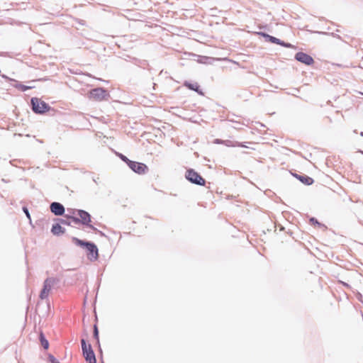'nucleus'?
I'll use <instances>...</instances> for the list:
<instances>
[{"label": "nucleus", "instance_id": "4468645a", "mask_svg": "<svg viewBox=\"0 0 363 363\" xmlns=\"http://www.w3.org/2000/svg\"><path fill=\"white\" fill-rule=\"evenodd\" d=\"M222 144L228 146V147H235V146H237V145H239V146H242V147H244L243 145H240L238 143H233V142L230 141V140H223L222 142Z\"/></svg>", "mask_w": 363, "mask_h": 363}, {"label": "nucleus", "instance_id": "7ed1b4c3", "mask_svg": "<svg viewBox=\"0 0 363 363\" xmlns=\"http://www.w3.org/2000/svg\"><path fill=\"white\" fill-rule=\"evenodd\" d=\"M76 242L80 245H85L89 251L88 257L90 260H96L98 257V249L96 246L90 242H85L78 239H75Z\"/></svg>", "mask_w": 363, "mask_h": 363}, {"label": "nucleus", "instance_id": "a878e982", "mask_svg": "<svg viewBox=\"0 0 363 363\" xmlns=\"http://www.w3.org/2000/svg\"><path fill=\"white\" fill-rule=\"evenodd\" d=\"M361 135L363 136V133H361Z\"/></svg>", "mask_w": 363, "mask_h": 363}, {"label": "nucleus", "instance_id": "6e6552de", "mask_svg": "<svg viewBox=\"0 0 363 363\" xmlns=\"http://www.w3.org/2000/svg\"><path fill=\"white\" fill-rule=\"evenodd\" d=\"M77 215L81 218L82 223L84 225H89L91 228H94L92 225H89L91 216L87 212L83 210H77Z\"/></svg>", "mask_w": 363, "mask_h": 363}, {"label": "nucleus", "instance_id": "423d86ee", "mask_svg": "<svg viewBox=\"0 0 363 363\" xmlns=\"http://www.w3.org/2000/svg\"><path fill=\"white\" fill-rule=\"evenodd\" d=\"M107 95L106 90L102 88L94 89L89 92V97L97 101L106 99Z\"/></svg>", "mask_w": 363, "mask_h": 363}, {"label": "nucleus", "instance_id": "9d476101", "mask_svg": "<svg viewBox=\"0 0 363 363\" xmlns=\"http://www.w3.org/2000/svg\"><path fill=\"white\" fill-rule=\"evenodd\" d=\"M50 211L56 216H62L65 212V208L61 203L53 202L50 205Z\"/></svg>", "mask_w": 363, "mask_h": 363}, {"label": "nucleus", "instance_id": "412c9836", "mask_svg": "<svg viewBox=\"0 0 363 363\" xmlns=\"http://www.w3.org/2000/svg\"><path fill=\"white\" fill-rule=\"evenodd\" d=\"M223 140H219V139H216V140H214V143H216V144H222V142H223Z\"/></svg>", "mask_w": 363, "mask_h": 363}, {"label": "nucleus", "instance_id": "39448f33", "mask_svg": "<svg viewBox=\"0 0 363 363\" xmlns=\"http://www.w3.org/2000/svg\"><path fill=\"white\" fill-rule=\"evenodd\" d=\"M54 284L55 279L52 278H48L44 281L43 288L40 295L41 299H45L48 296L50 291H51Z\"/></svg>", "mask_w": 363, "mask_h": 363}, {"label": "nucleus", "instance_id": "5701e85b", "mask_svg": "<svg viewBox=\"0 0 363 363\" xmlns=\"http://www.w3.org/2000/svg\"><path fill=\"white\" fill-rule=\"evenodd\" d=\"M73 220H74L75 223H77V222H78V221H79V219H78V218H73Z\"/></svg>", "mask_w": 363, "mask_h": 363}, {"label": "nucleus", "instance_id": "9b49d317", "mask_svg": "<svg viewBox=\"0 0 363 363\" xmlns=\"http://www.w3.org/2000/svg\"><path fill=\"white\" fill-rule=\"evenodd\" d=\"M264 38H266L269 42L271 43H276V44H279V45H284V44L283 43L281 42V40L275 37H273V36H271L268 34H265V33H261ZM285 46L286 47H289V45H285Z\"/></svg>", "mask_w": 363, "mask_h": 363}, {"label": "nucleus", "instance_id": "f257e3e1", "mask_svg": "<svg viewBox=\"0 0 363 363\" xmlns=\"http://www.w3.org/2000/svg\"><path fill=\"white\" fill-rule=\"evenodd\" d=\"M31 104L33 111L36 113H44L50 109V106L45 101L38 98H33Z\"/></svg>", "mask_w": 363, "mask_h": 363}, {"label": "nucleus", "instance_id": "f3484780", "mask_svg": "<svg viewBox=\"0 0 363 363\" xmlns=\"http://www.w3.org/2000/svg\"><path fill=\"white\" fill-rule=\"evenodd\" d=\"M17 87L21 89L22 91H26L29 89H32L33 86H28L20 84Z\"/></svg>", "mask_w": 363, "mask_h": 363}, {"label": "nucleus", "instance_id": "0eeeda50", "mask_svg": "<svg viewBox=\"0 0 363 363\" xmlns=\"http://www.w3.org/2000/svg\"><path fill=\"white\" fill-rule=\"evenodd\" d=\"M129 167L136 173L143 174L145 172L147 166L143 163L129 161Z\"/></svg>", "mask_w": 363, "mask_h": 363}, {"label": "nucleus", "instance_id": "6ab92c4d", "mask_svg": "<svg viewBox=\"0 0 363 363\" xmlns=\"http://www.w3.org/2000/svg\"><path fill=\"white\" fill-rule=\"evenodd\" d=\"M120 157L122 159V160H123L124 162H127L128 164L129 165V160L124 155H120Z\"/></svg>", "mask_w": 363, "mask_h": 363}, {"label": "nucleus", "instance_id": "20e7f679", "mask_svg": "<svg viewBox=\"0 0 363 363\" xmlns=\"http://www.w3.org/2000/svg\"><path fill=\"white\" fill-rule=\"evenodd\" d=\"M186 178L191 183L201 186L205 184V180L193 169H189L186 171Z\"/></svg>", "mask_w": 363, "mask_h": 363}, {"label": "nucleus", "instance_id": "4be33fe9", "mask_svg": "<svg viewBox=\"0 0 363 363\" xmlns=\"http://www.w3.org/2000/svg\"><path fill=\"white\" fill-rule=\"evenodd\" d=\"M50 359L52 363H60L59 362L56 361V359L53 357H51Z\"/></svg>", "mask_w": 363, "mask_h": 363}, {"label": "nucleus", "instance_id": "f03ea898", "mask_svg": "<svg viewBox=\"0 0 363 363\" xmlns=\"http://www.w3.org/2000/svg\"><path fill=\"white\" fill-rule=\"evenodd\" d=\"M82 349L86 360L89 363H96L94 353L90 345H87L84 339L82 340Z\"/></svg>", "mask_w": 363, "mask_h": 363}, {"label": "nucleus", "instance_id": "a211bd4d", "mask_svg": "<svg viewBox=\"0 0 363 363\" xmlns=\"http://www.w3.org/2000/svg\"><path fill=\"white\" fill-rule=\"evenodd\" d=\"M94 336L96 339V340L99 341V332H98L97 327L96 325L94 326Z\"/></svg>", "mask_w": 363, "mask_h": 363}, {"label": "nucleus", "instance_id": "1a4fd4ad", "mask_svg": "<svg viewBox=\"0 0 363 363\" xmlns=\"http://www.w3.org/2000/svg\"><path fill=\"white\" fill-rule=\"evenodd\" d=\"M295 58L298 61H299V62H301L302 63H304V64H306L307 65H311L313 62V58L310 55H307L306 53H303V52H298V53H296V56H295Z\"/></svg>", "mask_w": 363, "mask_h": 363}, {"label": "nucleus", "instance_id": "393cba45", "mask_svg": "<svg viewBox=\"0 0 363 363\" xmlns=\"http://www.w3.org/2000/svg\"><path fill=\"white\" fill-rule=\"evenodd\" d=\"M199 62H202V63H203V62H204L203 61V60H199Z\"/></svg>", "mask_w": 363, "mask_h": 363}, {"label": "nucleus", "instance_id": "aec40b11", "mask_svg": "<svg viewBox=\"0 0 363 363\" xmlns=\"http://www.w3.org/2000/svg\"><path fill=\"white\" fill-rule=\"evenodd\" d=\"M23 211L26 213L27 218L30 220V213L28 212V210L26 208L24 207L23 208Z\"/></svg>", "mask_w": 363, "mask_h": 363}, {"label": "nucleus", "instance_id": "dca6fc26", "mask_svg": "<svg viewBox=\"0 0 363 363\" xmlns=\"http://www.w3.org/2000/svg\"><path fill=\"white\" fill-rule=\"evenodd\" d=\"M40 342H41L43 347L45 349L48 348V346H49L48 341L44 337V336L42 333L40 334Z\"/></svg>", "mask_w": 363, "mask_h": 363}, {"label": "nucleus", "instance_id": "2eb2a0df", "mask_svg": "<svg viewBox=\"0 0 363 363\" xmlns=\"http://www.w3.org/2000/svg\"><path fill=\"white\" fill-rule=\"evenodd\" d=\"M184 85L186 86L190 89L198 91L199 85L197 84V83L191 84L189 82H185Z\"/></svg>", "mask_w": 363, "mask_h": 363}, {"label": "nucleus", "instance_id": "f8f14e48", "mask_svg": "<svg viewBox=\"0 0 363 363\" xmlns=\"http://www.w3.org/2000/svg\"><path fill=\"white\" fill-rule=\"evenodd\" d=\"M51 232L55 235H59L64 233V230L60 224L57 223L52 225Z\"/></svg>", "mask_w": 363, "mask_h": 363}, {"label": "nucleus", "instance_id": "ddd939ff", "mask_svg": "<svg viewBox=\"0 0 363 363\" xmlns=\"http://www.w3.org/2000/svg\"><path fill=\"white\" fill-rule=\"evenodd\" d=\"M299 179L303 183L308 185L311 184L313 182V179L308 177H300Z\"/></svg>", "mask_w": 363, "mask_h": 363}, {"label": "nucleus", "instance_id": "b1692460", "mask_svg": "<svg viewBox=\"0 0 363 363\" xmlns=\"http://www.w3.org/2000/svg\"><path fill=\"white\" fill-rule=\"evenodd\" d=\"M311 221L313 223L315 221V219L314 218H311Z\"/></svg>", "mask_w": 363, "mask_h": 363}]
</instances>
